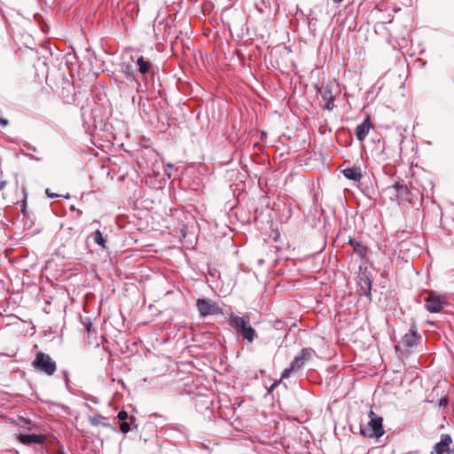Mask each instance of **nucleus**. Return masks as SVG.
Returning a JSON list of instances; mask_svg holds the SVG:
<instances>
[{"instance_id":"nucleus-1","label":"nucleus","mask_w":454,"mask_h":454,"mask_svg":"<svg viewBox=\"0 0 454 454\" xmlns=\"http://www.w3.org/2000/svg\"><path fill=\"white\" fill-rule=\"evenodd\" d=\"M229 325L231 327L235 329L238 334L242 336L249 343H252L258 336L256 331L244 317H239L231 313L229 317Z\"/></svg>"},{"instance_id":"nucleus-2","label":"nucleus","mask_w":454,"mask_h":454,"mask_svg":"<svg viewBox=\"0 0 454 454\" xmlns=\"http://www.w3.org/2000/svg\"><path fill=\"white\" fill-rule=\"evenodd\" d=\"M369 422L360 426V434L367 438H380L385 431L383 428V419L377 415L372 410L369 412Z\"/></svg>"},{"instance_id":"nucleus-3","label":"nucleus","mask_w":454,"mask_h":454,"mask_svg":"<svg viewBox=\"0 0 454 454\" xmlns=\"http://www.w3.org/2000/svg\"><path fill=\"white\" fill-rule=\"evenodd\" d=\"M316 356V351L311 348H303L299 354L290 363L289 367L286 368L281 373V379H287L293 372L300 371L305 363L311 360Z\"/></svg>"},{"instance_id":"nucleus-4","label":"nucleus","mask_w":454,"mask_h":454,"mask_svg":"<svg viewBox=\"0 0 454 454\" xmlns=\"http://www.w3.org/2000/svg\"><path fill=\"white\" fill-rule=\"evenodd\" d=\"M35 372L43 373L47 376H52L57 371L56 362L50 355L43 352H38L32 363Z\"/></svg>"},{"instance_id":"nucleus-5","label":"nucleus","mask_w":454,"mask_h":454,"mask_svg":"<svg viewBox=\"0 0 454 454\" xmlns=\"http://www.w3.org/2000/svg\"><path fill=\"white\" fill-rule=\"evenodd\" d=\"M385 197L392 201H410V192L404 184L395 182V184L387 186L382 191Z\"/></svg>"},{"instance_id":"nucleus-6","label":"nucleus","mask_w":454,"mask_h":454,"mask_svg":"<svg viewBox=\"0 0 454 454\" xmlns=\"http://www.w3.org/2000/svg\"><path fill=\"white\" fill-rule=\"evenodd\" d=\"M424 301L426 309L431 313L441 312L443 305L446 304V301L434 292H430Z\"/></svg>"},{"instance_id":"nucleus-7","label":"nucleus","mask_w":454,"mask_h":454,"mask_svg":"<svg viewBox=\"0 0 454 454\" xmlns=\"http://www.w3.org/2000/svg\"><path fill=\"white\" fill-rule=\"evenodd\" d=\"M200 314L203 317L217 314L220 309L209 299H199L196 302Z\"/></svg>"},{"instance_id":"nucleus-8","label":"nucleus","mask_w":454,"mask_h":454,"mask_svg":"<svg viewBox=\"0 0 454 454\" xmlns=\"http://www.w3.org/2000/svg\"><path fill=\"white\" fill-rule=\"evenodd\" d=\"M419 339L420 335L414 327H411L410 331L403 335L401 343L405 348H413L419 344Z\"/></svg>"},{"instance_id":"nucleus-9","label":"nucleus","mask_w":454,"mask_h":454,"mask_svg":"<svg viewBox=\"0 0 454 454\" xmlns=\"http://www.w3.org/2000/svg\"><path fill=\"white\" fill-rule=\"evenodd\" d=\"M348 243L353 247L354 254L360 259L363 260L368 252V248L362 241L356 238H349Z\"/></svg>"},{"instance_id":"nucleus-10","label":"nucleus","mask_w":454,"mask_h":454,"mask_svg":"<svg viewBox=\"0 0 454 454\" xmlns=\"http://www.w3.org/2000/svg\"><path fill=\"white\" fill-rule=\"evenodd\" d=\"M452 439L450 434H442L441 441L434 448L435 454H450V445Z\"/></svg>"},{"instance_id":"nucleus-11","label":"nucleus","mask_w":454,"mask_h":454,"mask_svg":"<svg viewBox=\"0 0 454 454\" xmlns=\"http://www.w3.org/2000/svg\"><path fill=\"white\" fill-rule=\"evenodd\" d=\"M119 72L128 82H135L137 85H139L138 81L136 79L134 69L131 64L127 62L121 63L119 66Z\"/></svg>"},{"instance_id":"nucleus-12","label":"nucleus","mask_w":454,"mask_h":454,"mask_svg":"<svg viewBox=\"0 0 454 454\" xmlns=\"http://www.w3.org/2000/svg\"><path fill=\"white\" fill-rule=\"evenodd\" d=\"M371 127L372 123L369 117L365 118L360 124L356 126L355 133L358 141L363 142L365 139Z\"/></svg>"},{"instance_id":"nucleus-13","label":"nucleus","mask_w":454,"mask_h":454,"mask_svg":"<svg viewBox=\"0 0 454 454\" xmlns=\"http://www.w3.org/2000/svg\"><path fill=\"white\" fill-rule=\"evenodd\" d=\"M45 437L43 434H21L19 435V441L27 445L33 443L42 444L44 442Z\"/></svg>"},{"instance_id":"nucleus-14","label":"nucleus","mask_w":454,"mask_h":454,"mask_svg":"<svg viewBox=\"0 0 454 454\" xmlns=\"http://www.w3.org/2000/svg\"><path fill=\"white\" fill-rule=\"evenodd\" d=\"M358 286H359V289H360L359 294L369 297L371 299V297H372V293H371L372 280H371V278L366 275L360 277Z\"/></svg>"},{"instance_id":"nucleus-15","label":"nucleus","mask_w":454,"mask_h":454,"mask_svg":"<svg viewBox=\"0 0 454 454\" xmlns=\"http://www.w3.org/2000/svg\"><path fill=\"white\" fill-rule=\"evenodd\" d=\"M342 174L347 179L356 182H359L362 178L361 168L356 166L346 168Z\"/></svg>"},{"instance_id":"nucleus-16","label":"nucleus","mask_w":454,"mask_h":454,"mask_svg":"<svg viewBox=\"0 0 454 454\" xmlns=\"http://www.w3.org/2000/svg\"><path fill=\"white\" fill-rule=\"evenodd\" d=\"M137 65L138 67V72L141 75H145L153 73L152 62L148 59H145L143 56L137 58Z\"/></svg>"},{"instance_id":"nucleus-17","label":"nucleus","mask_w":454,"mask_h":454,"mask_svg":"<svg viewBox=\"0 0 454 454\" xmlns=\"http://www.w3.org/2000/svg\"><path fill=\"white\" fill-rule=\"evenodd\" d=\"M88 419H89L90 423L92 426H95V427L102 426L104 427L113 428L109 423L104 421L105 418L102 415L98 414L96 416H89Z\"/></svg>"},{"instance_id":"nucleus-18","label":"nucleus","mask_w":454,"mask_h":454,"mask_svg":"<svg viewBox=\"0 0 454 454\" xmlns=\"http://www.w3.org/2000/svg\"><path fill=\"white\" fill-rule=\"evenodd\" d=\"M317 92L321 95L324 100L334 98L330 85H322L321 87L317 88Z\"/></svg>"},{"instance_id":"nucleus-19","label":"nucleus","mask_w":454,"mask_h":454,"mask_svg":"<svg viewBox=\"0 0 454 454\" xmlns=\"http://www.w3.org/2000/svg\"><path fill=\"white\" fill-rule=\"evenodd\" d=\"M91 237L94 240V242L98 245H99L100 247H102L104 249L106 248V239L104 238L102 232L99 231V230H97L95 231L92 234H91Z\"/></svg>"},{"instance_id":"nucleus-20","label":"nucleus","mask_w":454,"mask_h":454,"mask_svg":"<svg viewBox=\"0 0 454 454\" xmlns=\"http://www.w3.org/2000/svg\"><path fill=\"white\" fill-rule=\"evenodd\" d=\"M120 430L121 433L123 434H127L128 432H129L132 428H137V426L136 425V423H130L129 420H126V421H121L120 422Z\"/></svg>"},{"instance_id":"nucleus-21","label":"nucleus","mask_w":454,"mask_h":454,"mask_svg":"<svg viewBox=\"0 0 454 454\" xmlns=\"http://www.w3.org/2000/svg\"><path fill=\"white\" fill-rule=\"evenodd\" d=\"M117 419L121 421L129 420L130 423H136V418L133 416H129L128 412L125 411H121L117 414Z\"/></svg>"},{"instance_id":"nucleus-22","label":"nucleus","mask_w":454,"mask_h":454,"mask_svg":"<svg viewBox=\"0 0 454 454\" xmlns=\"http://www.w3.org/2000/svg\"><path fill=\"white\" fill-rule=\"evenodd\" d=\"M325 103L322 106V108L324 110H328V111H332L335 105H334V98H331V99H325Z\"/></svg>"},{"instance_id":"nucleus-23","label":"nucleus","mask_w":454,"mask_h":454,"mask_svg":"<svg viewBox=\"0 0 454 454\" xmlns=\"http://www.w3.org/2000/svg\"><path fill=\"white\" fill-rule=\"evenodd\" d=\"M151 417H154V418H159L161 419L160 422H159V424L163 427V424L167 421V417H165L164 415H160L157 412L153 413L151 415Z\"/></svg>"},{"instance_id":"nucleus-24","label":"nucleus","mask_w":454,"mask_h":454,"mask_svg":"<svg viewBox=\"0 0 454 454\" xmlns=\"http://www.w3.org/2000/svg\"><path fill=\"white\" fill-rule=\"evenodd\" d=\"M45 193L46 195L51 198V199H55V198H58L59 197L60 195L57 194V193H54V192H51V190L49 188H47L45 190Z\"/></svg>"},{"instance_id":"nucleus-25","label":"nucleus","mask_w":454,"mask_h":454,"mask_svg":"<svg viewBox=\"0 0 454 454\" xmlns=\"http://www.w3.org/2000/svg\"><path fill=\"white\" fill-rule=\"evenodd\" d=\"M20 210L23 213V215L26 216L27 215V202H26V200H23L21 202Z\"/></svg>"},{"instance_id":"nucleus-26","label":"nucleus","mask_w":454,"mask_h":454,"mask_svg":"<svg viewBox=\"0 0 454 454\" xmlns=\"http://www.w3.org/2000/svg\"><path fill=\"white\" fill-rule=\"evenodd\" d=\"M63 375H64V380H65V383L67 385V387H68V384H69V376H68V372L64 371L63 372Z\"/></svg>"},{"instance_id":"nucleus-27","label":"nucleus","mask_w":454,"mask_h":454,"mask_svg":"<svg viewBox=\"0 0 454 454\" xmlns=\"http://www.w3.org/2000/svg\"><path fill=\"white\" fill-rule=\"evenodd\" d=\"M282 380H283V379H281V378H280V380H279L278 381L274 382V383L271 385V387H270V388L269 392H270V391H271L272 389H274V388H275V387H276L280 383V381H281Z\"/></svg>"},{"instance_id":"nucleus-28","label":"nucleus","mask_w":454,"mask_h":454,"mask_svg":"<svg viewBox=\"0 0 454 454\" xmlns=\"http://www.w3.org/2000/svg\"><path fill=\"white\" fill-rule=\"evenodd\" d=\"M92 327H93L92 323L90 322L87 324L86 329L89 333L91 332Z\"/></svg>"},{"instance_id":"nucleus-29","label":"nucleus","mask_w":454,"mask_h":454,"mask_svg":"<svg viewBox=\"0 0 454 454\" xmlns=\"http://www.w3.org/2000/svg\"><path fill=\"white\" fill-rule=\"evenodd\" d=\"M0 123L3 125V126H6L8 124V120L4 119V118H0Z\"/></svg>"},{"instance_id":"nucleus-30","label":"nucleus","mask_w":454,"mask_h":454,"mask_svg":"<svg viewBox=\"0 0 454 454\" xmlns=\"http://www.w3.org/2000/svg\"><path fill=\"white\" fill-rule=\"evenodd\" d=\"M6 181H0V191L3 190L6 186Z\"/></svg>"},{"instance_id":"nucleus-31","label":"nucleus","mask_w":454,"mask_h":454,"mask_svg":"<svg viewBox=\"0 0 454 454\" xmlns=\"http://www.w3.org/2000/svg\"><path fill=\"white\" fill-rule=\"evenodd\" d=\"M114 82L117 83L118 87L121 88V82L119 81L118 79L114 78Z\"/></svg>"},{"instance_id":"nucleus-32","label":"nucleus","mask_w":454,"mask_h":454,"mask_svg":"<svg viewBox=\"0 0 454 454\" xmlns=\"http://www.w3.org/2000/svg\"><path fill=\"white\" fill-rule=\"evenodd\" d=\"M28 149H29V150H32L33 152H36V148H35V147H34V146H33V147L29 146V147H28Z\"/></svg>"},{"instance_id":"nucleus-33","label":"nucleus","mask_w":454,"mask_h":454,"mask_svg":"<svg viewBox=\"0 0 454 454\" xmlns=\"http://www.w3.org/2000/svg\"><path fill=\"white\" fill-rule=\"evenodd\" d=\"M57 454H65V452H64L62 450H59L57 451Z\"/></svg>"},{"instance_id":"nucleus-34","label":"nucleus","mask_w":454,"mask_h":454,"mask_svg":"<svg viewBox=\"0 0 454 454\" xmlns=\"http://www.w3.org/2000/svg\"><path fill=\"white\" fill-rule=\"evenodd\" d=\"M440 403H441L442 404H444V403H447V401L442 402V400H440Z\"/></svg>"},{"instance_id":"nucleus-35","label":"nucleus","mask_w":454,"mask_h":454,"mask_svg":"<svg viewBox=\"0 0 454 454\" xmlns=\"http://www.w3.org/2000/svg\"><path fill=\"white\" fill-rule=\"evenodd\" d=\"M440 403H441L442 404H444V403H447V401L442 402V400H440Z\"/></svg>"},{"instance_id":"nucleus-36","label":"nucleus","mask_w":454,"mask_h":454,"mask_svg":"<svg viewBox=\"0 0 454 454\" xmlns=\"http://www.w3.org/2000/svg\"><path fill=\"white\" fill-rule=\"evenodd\" d=\"M440 403H441L442 404H444V403H447V401L442 402V400H440Z\"/></svg>"},{"instance_id":"nucleus-37","label":"nucleus","mask_w":454,"mask_h":454,"mask_svg":"<svg viewBox=\"0 0 454 454\" xmlns=\"http://www.w3.org/2000/svg\"><path fill=\"white\" fill-rule=\"evenodd\" d=\"M64 197H65L66 199H69V198H70V196H69V194H68V193H67L66 196H64Z\"/></svg>"}]
</instances>
